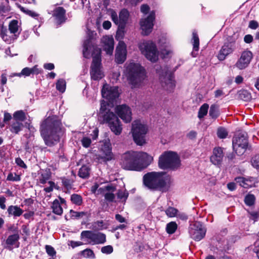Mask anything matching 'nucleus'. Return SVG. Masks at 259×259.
<instances>
[{"label": "nucleus", "instance_id": "obj_43", "mask_svg": "<svg viewBox=\"0 0 259 259\" xmlns=\"http://www.w3.org/2000/svg\"><path fill=\"white\" fill-rule=\"evenodd\" d=\"M71 217L73 219H80L82 218L83 217H87V212L84 211H75L72 210H71L70 211Z\"/></svg>", "mask_w": 259, "mask_h": 259}, {"label": "nucleus", "instance_id": "obj_54", "mask_svg": "<svg viewBox=\"0 0 259 259\" xmlns=\"http://www.w3.org/2000/svg\"><path fill=\"white\" fill-rule=\"evenodd\" d=\"M46 252L48 254L52 257L56 255V252L55 249L51 245H47L45 246Z\"/></svg>", "mask_w": 259, "mask_h": 259}, {"label": "nucleus", "instance_id": "obj_44", "mask_svg": "<svg viewBox=\"0 0 259 259\" xmlns=\"http://www.w3.org/2000/svg\"><path fill=\"white\" fill-rule=\"evenodd\" d=\"M255 199V198L254 195L249 194L245 196L244 202L246 205L251 206L254 204Z\"/></svg>", "mask_w": 259, "mask_h": 259}, {"label": "nucleus", "instance_id": "obj_61", "mask_svg": "<svg viewBox=\"0 0 259 259\" xmlns=\"http://www.w3.org/2000/svg\"><path fill=\"white\" fill-rule=\"evenodd\" d=\"M15 162L17 164V165L19 166L20 167L24 168H26L27 166L24 162V161L20 158H17L15 159Z\"/></svg>", "mask_w": 259, "mask_h": 259}, {"label": "nucleus", "instance_id": "obj_15", "mask_svg": "<svg viewBox=\"0 0 259 259\" xmlns=\"http://www.w3.org/2000/svg\"><path fill=\"white\" fill-rule=\"evenodd\" d=\"M12 231L17 232L15 234L9 235L5 241L4 247L9 250H12L14 248H17L20 246V236L18 233V228H12Z\"/></svg>", "mask_w": 259, "mask_h": 259}, {"label": "nucleus", "instance_id": "obj_32", "mask_svg": "<svg viewBox=\"0 0 259 259\" xmlns=\"http://www.w3.org/2000/svg\"><path fill=\"white\" fill-rule=\"evenodd\" d=\"M24 127L22 122L19 121H12L9 126V130L12 133L18 134L21 131Z\"/></svg>", "mask_w": 259, "mask_h": 259}, {"label": "nucleus", "instance_id": "obj_24", "mask_svg": "<svg viewBox=\"0 0 259 259\" xmlns=\"http://www.w3.org/2000/svg\"><path fill=\"white\" fill-rule=\"evenodd\" d=\"M236 182L245 188H249L255 186L257 182L256 178L253 177H237L235 179Z\"/></svg>", "mask_w": 259, "mask_h": 259}, {"label": "nucleus", "instance_id": "obj_52", "mask_svg": "<svg viewBox=\"0 0 259 259\" xmlns=\"http://www.w3.org/2000/svg\"><path fill=\"white\" fill-rule=\"evenodd\" d=\"M177 212V209L172 207H169L165 210L166 215L169 217H174L176 215Z\"/></svg>", "mask_w": 259, "mask_h": 259}, {"label": "nucleus", "instance_id": "obj_35", "mask_svg": "<svg viewBox=\"0 0 259 259\" xmlns=\"http://www.w3.org/2000/svg\"><path fill=\"white\" fill-rule=\"evenodd\" d=\"M192 43L193 46V51L192 52V55L193 57H196V54L195 52H197L199 50V39L198 35L195 32H193V39Z\"/></svg>", "mask_w": 259, "mask_h": 259}, {"label": "nucleus", "instance_id": "obj_23", "mask_svg": "<svg viewBox=\"0 0 259 259\" xmlns=\"http://www.w3.org/2000/svg\"><path fill=\"white\" fill-rule=\"evenodd\" d=\"M235 49L234 42H227L225 44L220 50L218 58L220 61L224 60L227 56L232 54Z\"/></svg>", "mask_w": 259, "mask_h": 259}, {"label": "nucleus", "instance_id": "obj_33", "mask_svg": "<svg viewBox=\"0 0 259 259\" xmlns=\"http://www.w3.org/2000/svg\"><path fill=\"white\" fill-rule=\"evenodd\" d=\"M7 211L9 215L14 217H20L23 212V209L17 205H11L9 206Z\"/></svg>", "mask_w": 259, "mask_h": 259}, {"label": "nucleus", "instance_id": "obj_34", "mask_svg": "<svg viewBox=\"0 0 259 259\" xmlns=\"http://www.w3.org/2000/svg\"><path fill=\"white\" fill-rule=\"evenodd\" d=\"M220 113L219 107L216 104H212L210 106L209 111V115L213 119H216L219 116Z\"/></svg>", "mask_w": 259, "mask_h": 259}, {"label": "nucleus", "instance_id": "obj_6", "mask_svg": "<svg viewBox=\"0 0 259 259\" xmlns=\"http://www.w3.org/2000/svg\"><path fill=\"white\" fill-rule=\"evenodd\" d=\"M181 165L178 155L171 151L164 152L159 158L158 165L161 169H176Z\"/></svg>", "mask_w": 259, "mask_h": 259}, {"label": "nucleus", "instance_id": "obj_27", "mask_svg": "<svg viewBox=\"0 0 259 259\" xmlns=\"http://www.w3.org/2000/svg\"><path fill=\"white\" fill-rule=\"evenodd\" d=\"M111 150L112 147L110 140H105V141L103 142V144L102 145L101 151L104 154V158L106 160L109 161L113 158V155Z\"/></svg>", "mask_w": 259, "mask_h": 259}, {"label": "nucleus", "instance_id": "obj_42", "mask_svg": "<svg viewBox=\"0 0 259 259\" xmlns=\"http://www.w3.org/2000/svg\"><path fill=\"white\" fill-rule=\"evenodd\" d=\"M56 89L61 93H64L66 90V81L63 79H59L56 83Z\"/></svg>", "mask_w": 259, "mask_h": 259}, {"label": "nucleus", "instance_id": "obj_1", "mask_svg": "<svg viewBox=\"0 0 259 259\" xmlns=\"http://www.w3.org/2000/svg\"><path fill=\"white\" fill-rule=\"evenodd\" d=\"M97 35L94 31L88 29L87 32V39L83 42V55L86 58L90 57L91 53L93 56V62L91 65V78L97 80L104 76L101 67V52L100 49L95 45L94 39Z\"/></svg>", "mask_w": 259, "mask_h": 259}, {"label": "nucleus", "instance_id": "obj_17", "mask_svg": "<svg viewBox=\"0 0 259 259\" xmlns=\"http://www.w3.org/2000/svg\"><path fill=\"white\" fill-rule=\"evenodd\" d=\"M174 78V75L170 72H166L164 75L160 76L161 85L165 90L170 92L173 91L176 86Z\"/></svg>", "mask_w": 259, "mask_h": 259}, {"label": "nucleus", "instance_id": "obj_62", "mask_svg": "<svg viewBox=\"0 0 259 259\" xmlns=\"http://www.w3.org/2000/svg\"><path fill=\"white\" fill-rule=\"evenodd\" d=\"M48 184L49 186L44 188V191L47 193L52 192L55 186V183L52 181H49Z\"/></svg>", "mask_w": 259, "mask_h": 259}, {"label": "nucleus", "instance_id": "obj_40", "mask_svg": "<svg viewBox=\"0 0 259 259\" xmlns=\"http://www.w3.org/2000/svg\"><path fill=\"white\" fill-rule=\"evenodd\" d=\"M178 225L175 222H171L166 225V230L168 234H174L177 229Z\"/></svg>", "mask_w": 259, "mask_h": 259}, {"label": "nucleus", "instance_id": "obj_19", "mask_svg": "<svg viewBox=\"0 0 259 259\" xmlns=\"http://www.w3.org/2000/svg\"><path fill=\"white\" fill-rule=\"evenodd\" d=\"M110 15L112 20L115 24L119 26H125L129 16L128 12L125 9H123L120 11L119 17L116 12L113 10L111 11Z\"/></svg>", "mask_w": 259, "mask_h": 259}, {"label": "nucleus", "instance_id": "obj_63", "mask_svg": "<svg viewBox=\"0 0 259 259\" xmlns=\"http://www.w3.org/2000/svg\"><path fill=\"white\" fill-rule=\"evenodd\" d=\"M258 26V23L254 20L250 21L249 23V27L252 29H255Z\"/></svg>", "mask_w": 259, "mask_h": 259}, {"label": "nucleus", "instance_id": "obj_64", "mask_svg": "<svg viewBox=\"0 0 259 259\" xmlns=\"http://www.w3.org/2000/svg\"><path fill=\"white\" fill-rule=\"evenodd\" d=\"M149 9V7L147 5H142L141 7V11L144 14H147Z\"/></svg>", "mask_w": 259, "mask_h": 259}, {"label": "nucleus", "instance_id": "obj_2", "mask_svg": "<svg viewBox=\"0 0 259 259\" xmlns=\"http://www.w3.org/2000/svg\"><path fill=\"white\" fill-rule=\"evenodd\" d=\"M152 161V156L146 152L131 151L121 156L120 164L125 169L140 171L147 167Z\"/></svg>", "mask_w": 259, "mask_h": 259}, {"label": "nucleus", "instance_id": "obj_8", "mask_svg": "<svg viewBox=\"0 0 259 259\" xmlns=\"http://www.w3.org/2000/svg\"><path fill=\"white\" fill-rule=\"evenodd\" d=\"M139 48L148 60L153 62L158 60V52L155 44L152 41H143L139 44Z\"/></svg>", "mask_w": 259, "mask_h": 259}, {"label": "nucleus", "instance_id": "obj_55", "mask_svg": "<svg viewBox=\"0 0 259 259\" xmlns=\"http://www.w3.org/2000/svg\"><path fill=\"white\" fill-rule=\"evenodd\" d=\"M113 251V247L111 245H107L101 248V252L105 254H110Z\"/></svg>", "mask_w": 259, "mask_h": 259}, {"label": "nucleus", "instance_id": "obj_30", "mask_svg": "<svg viewBox=\"0 0 259 259\" xmlns=\"http://www.w3.org/2000/svg\"><path fill=\"white\" fill-rule=\"evenodd\" d=\"M66 11L62 7H57L54 11L53 16L55 17L57 23L60 24L65 21Z\"/></svg>", "mask_w": 259, "mask_h": 259}, {"label": "nucleus", "instance_id": "obj_16", "mask_svg": "<svg viewBox=\"0 0 259 259\" xmlns=\"http://www.w3.org/2000/svg\"><path fill=\"white\" fill-rule=\"evenodd\" d=\"M174 78V75L170 72H166L164 75L160 76L161 85L165 90L170 92L173 91L176 86Z\"/></svg>", "mask_w": 259, "mask_h": 259}, {"label": "nucleus", "instance_id": "obj_4", "mask_svg": "<svg viewBox=\"0 0 259 259\" xmlns=\"http://www.w3.org/2000/svg\"><path fill=\"white\" fill-rule=\"evenodd\" d=\"M171 183L170 177L163 172H151L143 177L144 185L151 190H159L166 192L169 188Z\"/></svg>", "mask_w": 259, "mask_h": 259}, {"label": "nucleus", "instance_id": "obj_59", "mask_svg": "<svg viewBox=\"0 0 259 259\" xmlns=\"http://www.w3.org/2000/svg\"><path fill=\"white\" fill-rule=\"evenodd\" d=\"M83 243L82 242L75 241H72V240L69 241L68 242V245L69 246H71L73 248H74L76 247L79 246H81V245H83Z\"/></svg>", "mask_w": 259, "mask_h": 259}, {"label": "nucleus", "instance_id": "obj_41", "mask_svg": "<svg viewBox=\"0 0 259 259\" xmlns=\"http://www.w3.org/2000/svg\"><path fill=\"white\" fill-rule=\"evenodd\" d=\"M124 27L125 26H119L118 29L116 31V34L115 36L116 39L118 40L119 42L120 41H122V39L123 38L124 36Z\"/></svg>", "mask_w": 259, "mask_h": 259}, {"label": "nucleus", "instance_id": "obj_11", "mask_svg": "<svg viewBox=\"0 0 259 259\" xmlns=\"http://www.w3.org/2000/svg\"><path fill=\"white\" fill-rule=\"evenodd\" d=\"M248 141L246 133H239L233 138L232 145L234 151L238 155H242L247 147Z\"/></svg>", "mask_w": 259, "mask_h": 259}, {"label": "nucleus", "instance_id": "obj_56", "mask_svg": "<svg viewBox=\"0 0 259 259\" xmlns=\"http://www.w3.org/2000/svg\"><path fill=\"white\" fill-rule=\"evenodd\" d=\"M81 142L83 147L85 148L89 147L91 144V139L87 137H83Z\"/></svg>", "mask_w": 259, "mask_h": 259}, {"label": "nucleus", "instance_id": "obj_20", "mask_svg": "<svg viewBox=\"0 0 259 259\" xmlns=\"http://www.w3.org/2000/svg\"><path fill=\"white\" fill-rule=\"evenodd\" d=\"M126 45L123 41H120L116 47L115 60L118 64H122L126 58Z\"/></svg>", "mask_w": 259, "mask_h": 259}, {"label": "nucleus", "instance_id": "obj_45", "mask_svg": "<svg viewBox=\"0 0 259 259\" xmlns=\"http://www.w3.org/2000/svg\"><path fill=\"white\" fill-rule=\"evenodd\" d=\"M82 255L85 258L94 259L95 258V255L93 251L91 249H85L81 251Z\"/></svg>", "mask_w": 259, "mask_h": 259}, {"label": "nucleus", "instance_id": "obj_22", "mask_svg": "<svg viewBox=\"0 0 259 259\" xmlns=\"http://www.w3.org/2000/svg\"><path fill=\"white\" fill-rule=\"evenodd\" d=\"M102 48L106 54L111 55L114 50V39L111 35H105L103 36L101 40Z\"/></svg>", "mask_w": 259, "mask_h": 259}, {"label": "nucleus", "instance_id": "obj_36", "mask_svg": "<svg viewBox=\"0 0 259 259\" xmlns=\"http://www.w3.org/2000/svg\"><path fill=\"white\" fill-rule=\"evenodd\" d=\"M90 168L89 166L84 165L82 166L78 171V176L82 178H88L90 176Z\"/></svg>", "mask_w": 259, "mask_h": 259}, {"label": "nucleus", "instance_id": "obj_14", "mask_svg": "<svg viewBox=\"0 0 259 259\" xmlns=\"http://www.w3.org/2000/svg\"><path fill=\"white\" fill-rule=\"evenodd\" d=\"M102 95L104 98L112 103L119 97L118 88L117 87H111L107 84H105L102 89Z\"/></svg>", "mask_w": 259, "mask_h": 259}, {"label": "nucleus", "instance_id": "obj_12", "mask_svg": "<svg viewBox=\"0 0 259 259\" xmlns=\"http://www.w3.org/2000/svg\"><path fill=\"white\" fill-rule=\"evenodd\" d=\"M189 233L192 238L198 241L204 237L206 229L200 222H195L190 225Z\"/></svg>", "mask_w": 259, "mask_h": 259}, {"label": "nucleus", "instance_id": "obj_31", "mask_svg": "<svg viewBox=\"0 0 259 259\" xmlns=\"http://www.w3.org/2000/svg\"><path fill=\"white\" fill-rule=\"evenodd\" d=\"M9 31L7 30V28L4 27H2L0 30V35L2 39L7 43L11 44L13 40L16 38L17 35L11 34Z\"/></svg>", "mask_w": 259, "mask_h": 259}, {"label": "nucleus", "instance_id": "obj_3", "mask_svg": "<svg viewBox=\"0 0 259 259\" xmlns=\"http://www.w3.org/2000/svg\"><path fill=\"white\" fill-rule=\"evenodd\" d=\"M61 121L56 116L46 118L40 126V133L44 142L48 146L56 144L62 133Z\"/></svg>", "mask_w": 259, "mask_h": 259}, {"label": "nucleus", "instance_id": "obj_38", "mask_svg": "<svg viewBox=\"0 0 259 259\" xmlns=\"http://www.w3.org/2000/svg\"><path fill=\"white\" fill-rule=\"evenodd\" d=\"M14 121H19L21 122L24 121L26 117L24 112L22 110L16 111L13 114Z\"/></svg>", "mask_w": 259, "mask_h": 259}, {"label": "nucleus", "instance_id": "obj_10", "mask_svg": "<svg viewBox=\"0 0 259 259\" xmlns=\"http://www.w3.org/2000/svg\"><path fill=\"white\" fill-rule=\"evenodd\" d=\"M103 121L108 124L111 131L116 135H119L122 128L121 122L116 115L112 112H107L103 116Z\"/></svg>", "mask_w": 259, "mask_h": 259}, {"label": "nucleus", "instance_id": "obj_39", "mask_svg": "<svg viewBox=\"0 0 259 259\" xmlns=\"http://www.w3.org/2000/svg\"><path fill=\"white\" fill-rule=\"evenodd\" d=\"M18 21L13 20L11 21L9 26V31L10 34H16L18 30Z\"/></svg>", "mask_w": 259, "mask_h": 259}, {"label": "nucleus", "instance_id": "obj_46", "mask_svg": "<svg viewBox=\"0 0 259 259\" xmlns=\"http://www.w3.org/2000/svg\"><path fill=\"white\" fill-rule=\"evenodd\" d=\"M128 195V192L126 190H119L117 194L118 199L121 201H125Z\"/></svg>", "mask_w": 259, "mask_h": 259}, {"label": "nucleus", "instance_id": "obj_49", "mask_svg": "<svg viewBox=\"0 0 259 259\" xmlns=\"http://www.w3.org/2000/svg\"><path fill=\"white\" fill-rule=\"evenodd\" d=\"M71 200L73 203L78 205H80L82 203V198L78 194L72 195L71 196Z\"/></svg>", "mask_w": 259, "mask_h": 259}, {"label": "nucleus", "instance_id": "obj_37", "mask_svg": "<svg viewBox=\"0 0 259 259\" xmlns=\"http://www.w3.org/2000/svg\"><path fill=\"white\" fill-rule=\"evenodd\" d=\"M208 108L209 105L207 103H204L200 106L198 112V117L200 119H202L205 116L207 115Z\"/></svg>", "mask_w": 259, "mask_h": 259}, {"label": "nucleus", "instance_id": "obj_57", "mask_svg": "<svg viewBox=\"0 0 259 259\" xmlns=\"http://www.w3.org/2000/svg\"><path fill=\"white\" fill-rule=\"evenodd\" d=\"M21 229L22 230V235L23 236H24L23 237V238L24 240H26L27 237L29 235V229L28 227L25 225H22Z\"/></svg>", "mask_w": 259, "mask_h": 259}, {"label": "nucleus", "instance_id": "obj_47", "mask_svg": "<svg viewBox=\"0 0 259 259\" xmlns=\"http://www.w3.org/2000/svg\"><path fill=\"white\" fill-rule=\"evenodd\" d=\"M228 133L227 130L224 127H220L218 129L217 135L220 139H225L228 136Z\"/></svg>", "mask_w": 259, "mask_h": 259}, {"label": "nucleus", "instance_id": "obj_18", "mask_svg": "<svg viewBox=\"0 0 259 259\" xmlns=\"http://www.w3.org/2000/svg\"><path fill=\"white\" fill-rule=\"evenodd\" d=\"M253 57L252 53L248 50L244 51L235 64V66L240 70L248 67Z\"/></svg>", "mask_w": 259, "mask_h": 259}, {"label": "nucleus", "instance_id": "obj_26", "mask_svg": "<svg viewBox=\"0 0 259 259\" xmlns=\"http://www.w3.org/2000/svg\"><path fill=\"white\" fill-rule=\"evenodd\" d=\"M102 183H95L91 187V191L92 193L95 195H99L104 194L105 191H113L114 190V186L111 185H107L102 187H100Z\"/></svg>", "mask_w": 259, "mask_h": 259}, {"label": "nucleus", "instance_id": "obj_28", "mask_svg": "<svg viewBox=\"0 0 259 259\" xmlns=\"http://www.w3.org/2000/svg\"><path fill=\"white\" fill-rule=\"evenodd\" d=\"M64 199L59 197V199H55L52 203L51 208L53 213L57 215H61L63 213V208L61 204L65 203Z\"/></svg>", "mask_w": 259, "mask_h": 259}, {"label": "nucleus", "instance_id": "obj_51", "mask_svg": "<svg viewBox=\"0 0 259 259\" xmlns=\"http://www.w3.org/2000/svg\"><path fill=\"white\" fill-rule=\"evenodd\" d=\"M50 179V175L48 172L43 173L39 178V183L42 184H45Z\"/></svg>", "mask_w": 259, "mask_h": 259}, {"label": "nucleus", "instance_id": "obj_48", "mask_svg": "<svg viewBox=\"0 0 259 259\" xmlns=\"http://www.w3.org/2000/svg\"><path fill=\"white\" fill-rule=\"evenodd\" d=\"M115 189V187H114V190L113 191H105L103 194L104 195L105 198L107 201L110 202L113 201L115 198V196L113 192H114Z\"/></svg>", "mask_w": 259, "mask_h": 259}, {"label": "nucleus", "instance_id": "obj_21", "mask_svg": "<svg viewBox=\"0 0 259 259\" xmlns=\"http://www.w3.org/2000/svg\"><path fill=\"white\" fill-rule=\"evenodd\" d=\"M115 112L125 122L128 123L132 120V111L128 106L125 105L118 106L115 108Z\"/></svg>", "mask_w": 259, "mask_h": 259}, {"label": "nucleus", "instance_id": "obj_53", "mask_svg": "<svg viewBox=\"0 0 259 259\" xmlns=\"http://www.w3.org/2000/svg\"><path fill=\"white\" fill-rule=\"evenodd\" d=\"M251 163L252 166L257 170H259V155L252 157Z\"/></svg>", "mask_w": 259, "mask_h": 259}, {"label": "nucleus", "instance_id": "obj_13", "mask_svg": "<svg viewBox=\"0 0 259 259\" xmlns=\"http://www.w3.org/2000/svg\"><path fill=\"white\" fill-rule=\"evenodd\" d=\"M155 18V12L151 11L146 17L143 18L140 21V27L142 33L144 35L149 34L153 29L154 21Z\"/></svg>", "mask_w": 259, "mask_h": 259}, {"label": "nucleus", "instance_id": "obj_50", "mask_svg": "<svg viewBox=\"0 0 259 259\" xmlns=\"http://www.w3.org/2000/svg\"><path fill=\"white\" fill-rule=\"evenodd\" d=\"M7 180L10 181L17 182L21 180L20 175H17L16 173H10L7 178Z\"/></svg>", "mask_w": 259, "mask_h": 259}, {"label": "nucleus", "instance_id": "obj_9", "mask_svg": "<svg viewBox=\"0 0 259 259\" xmlns=\"http://www.w3.org/2000/svg\"><path fill=\"white\" fill-rule=\"evenodd\" d=\"M80 238L86 241L85 244L92 245L103 244L106 242V236L100 233H95L91 231H83Z\"/></svg>", "mask_w": 259, "mask_h": 259}, {"label": "nucleus", "instance_id": "obj_29", "mask_svg": "<svg viewBox=\"0 0 259 259\" xmlns=\"http://www.w3.org/2000/svg\"><path fill=\"white\" fill-rule=\"evenodd\" d=\"M40 72V70L37 68V66L35 65L32 68L25 67L23 68L20 73H14L12 75L13 76H28L31 74H38Z\"/></svg>", "mask_w": 259, "mask_h": 259}, {"label": "nucleus", "instance_id": "obj_58", "mask_svg": "<svg viewBox=\"0 0 259 259\" xmlns=\"http://www.w3.org/2000/svg\"><path fill=\"white\" fill-rule=\"evenodd\" d=\"M62 182L63 185L67 189H69L71 188L72 185V181L68 179L63 178L62 179Z\"/></svg>", "mask_w": 259, "mask_h": 259}, {"label": "nucleus", "instance_id": "obj_5", "mask_svg": "<svg viewBox=\"0 0 259 259\" xmlns=\"http://www.w3.org/2000/svg\"><path fill=\"white\" fill-rule=\"evenodd\" d=\"M124 74L132 87L138 86L145 78V71L139 63L134 62L125 64Z\"/></svg>", "mask_w": 259, "mask_h": 259}, {"label": "nucleus", "instance_id": "obj_25", "mask_svg": "<svg viewBox=\"0 0 259 259\" xmlns=\"http://www.w3.org/2000/svg\"><path fill=\"white\" fill-rule=\"evenodd\" d=\"M224 157L223 150L221 147L214 148L213 154L210 157V161L215 165H220Z\"/></svg>", "mask_w": 259, "mask_h": 259}, {"label": "nucleus", "instance_id": "obj_60", "mask_svg": "<svg viewBox=\"0 0 259 259\" xmlns=\"http://www.w3.org/2000/svg\"><path fill=\"white\" fill-rule=\"evenodd\" d=\"M250 215V219L256 222L259 217V213L257 211H249Z\"/></svg>", "mask_w": 259, "mask_h": 259}, {"label": "nucleus", "instance_id": "obj_7", "mask_svg": "<svg viewBox=\"0 0 259 259\" xmlns=\"http://www.w3.org/2000/svg\"><path fill=\"white\" fill-rule=\"evenodd\" d=\"M148 131L147 126L140 120H135L132 123V133L135 142L139 145L145 143V135Z\"/></svg>", "mask_w": 259, "mask_h": 259}]
</instances>
